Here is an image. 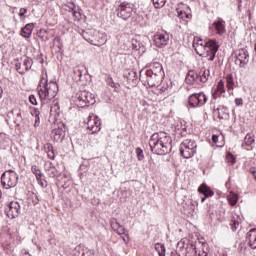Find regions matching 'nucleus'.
Listing matches in <instances>:
<instances>
[{"label":"nucleus","instance_id":"nucleus-16","mask_svg":"<svg viewBox=\"0 0 256 256\" xmlns=\"http://www.w3.org/2000/svg\"><path fill=\"white\" fill-rule=\"evenodd\" d=\"M179 245L185 249V256L197 255V246H195V243L191 241H187V243H185V240H180Z\"/></svg>","mask_w":256,"mask_h":256},{"label":"nucleus","instance_id":"nucleus-10","mask_svg":"<svg viewBox=\"0 0 256 256\" xmlns=\"http://www.w3.org/2000/svg\"><path fill=\"white\" fill-rule=\"evenodd\" d=\"M14 65L17 73H19L20 75H25V73H27V71H29L31 67H33V59L26 57L23 59V64L19 62V59H16L14 60Z\"/></svg>","mask_w":256,"mask_h":256},{"label":"nucleus","instance_id":"nucleus-23","mask_svg":"<svg viewBox=\"0 0 256 256\" xmlns=\"http://www.w3.org/2000/svg\"><path fill=\"white\" fill-rule=\"evenodd\" d=\"M212 25L218 35H225L227 30L225 29V22L223 19L219 18L218 20L214 21Z\"/></svg>","mask_w":256,"mask_h":256},{"label":"nucleus","instance_id":"nucleus-29","mask_svg":"<svg viewBox=\"0 0 256 256\" xmlns=\"http://www.w3.org/2000/svg\"><path fill=\"white\" fill-rule=\"evenodd\" d=\"M84 66H77L74 68L72 79L78 83V81H81V78L83 77V71H85Z\"/></svg>","mask_w":256,"mask_h":256},{"label":"nucleus","instance_id":"nucleus-15","mask_svg":"<svg viewBox=\"0 0 256 256\" xmlns=\"http://www.w3.org/2000/svg\"><path fill=\"white\" fill-rule=\"evenodd\" d=\"M65 11L72 13V17H74V21H81V8L75 5L73 2H68L64 5Z\"/></svg>","mask_w":256,"mask_h":256},{"label":"nucleus","instance_id":"nucleus-27","mask_svg":"<svg viewBox=\"0 0 256 256\" xmlns=\"http://www.w3.org/2000/svg\"><path fill=\"white\" fill-rule=\"evenodd\" d=\"M223 93H225V82H223V80H220L217 84L216 89L212 93V97L213 99H217L218 97L223 95Z\"/></svg>","mask_w":256,"mask_h":256},{"label":"nucleus","instance_id":"nucleus-44","mask_svg":"<svg viewBox=\"0 0 256 256\" xmlns=\"http://www.w3.org/2000/svg\"><path fill=\"white\" fill-rule=\"evenodd\" d=\"M152 1L156 9H161V7H165V3H167V0H152Z\"/></svg>","mask_w":256,"mask_h":256},{"label":"nucleus","instance_id":"nucleus-36","mask_svg":"<svg viewBox=\"0 0 256 256\" xmlns=\"http://www.w3.org/2000/svg\"><path fill=\"white\" fill-rule=\"evenodd\" d=\"M255 143V138H253V135L247 134L244 138V143L242 144V147H249Z\"/></svg>","mask_w":256,"mask_h":256},{"label":"nucleus","instance_id":"nucleus-55","mask_svg":"<svg viewBox=\"0 0 256 256\" xmlns=\"http://www.w3.org/2000/svg\"><path fill=\"white\" fill-rule=\"evenodd\" d=\"M250 173L253 174L254 177H256V168L252 167L250 168Z\"/></svg>","mask_w":256,"mask_h":256},{"label":"nucleus","instance_id":"nucleus-26","mask_svg":"<svg viewBox=\"0 0 256 256\" xmlns=\"http://www.w3.org/2000/svg\"><path fill=\"white\" fill-rule=\"evenodd\" d=\"M246 241L248 242L249 247L256 249V229H251L246 234Z\"/></svg>","mask_w":256,"mask_h":256},{"label":"nucleus","instance_id":"nucleus-11","mask_svg":"<svg viewBox=\"0 0 256 256\" xmlns=\"http://www.w3.org/2000/svg\"><path fill=\"white\" fill-rule=\"evenodd\" d=\"M110 225L113 231L117 233V235H120L121 239L124 241V243H129V234L125 233V227L119 223L115 218H112L110 220Z\"/></svg>","mask_w":256,"mask_h":256},{"label":"nucleus","instance_id":"nucleus-54","mask_svg":"<svg viewBox=\"0 0 256 256\" xmlns=\"http://www.w3.org/2000/svg\"><path fill=\"white\" fill-rule=\"evenodd\" d=\"M212 141H213V143H215V144H217V142L219 141V136H217V135H213L212 136Z\"/></svg>","mask_w":256,"mask_h":256},{"label":"nucleus","instance_id":"nucleus-51","mask_svg":"<svg viewBox=\"0 0 256 256\" xmlns=\"http://www.w3.org/2000/svg\"><path fill=\"white\" fill-rule=\"evenodd\" d=\"M157 65H161V63L155 62V63L152 65L151 69H149L148 71H153V73H156V71H157Z\"/></svg>","mask_w":256,"mask_h":256},{"label":"nucleus","instance_id":"nucleus-59","mask_svg":"<svg viewBox=\"0 0 256 256\" xmlns=\"http://www.w3.org/2000/svg\"><path fill=\"white\" fill-rule=\"evenodd\" d=\"M0 199H1V191H0Z\"/></svg>","mask_w":256,"mask_h":256},{"label":"nucleus","instance_id":"nucleus-39","mask_svg":"<svg viewBox=\"0 0 256 256\" xmlns=\"http://www.w3.org/2000/svg\"><path fill=\"white\" fill-rule=\"evenodd\" d=\"M31 171H32L33 175H35L36 179H41V177H43V173H41L39 166L33 165L31 167Z\"/></svg>","mask_w":256,"mask_h":256},{"label":"nucleus","instance_id":"nucleus-21","mask_svg":"<svg viewBox=\"0 0 256 256\" xmlns=\"http://www.w3.org/2000/svg\"><path fill=\"white\" fill-rule=\"evenodd\" d=\"M198 191H199V193L204 195V197L201 199L202 203L205 202V199H207V197H213L215 195V192H213V190H211V188L209 186H207V184H202L198 188Z\"/></svg>","mask_w":256,"mask_h":256},{"label":"nucleus","instance_id":"nucleus-1","mask_svg":"<svg viewBox=\"0 0 256 256\" xmlns=\"http://www.w3.org/2000/svg\"><path fill=\"white\" fill-rule=\"evenodd\" d=\"M173 140L165 132L152 134L149 140V147L154 155H169L173 149Z\"/></svg>","mask_w":256,"mask_h":256},{"label":"nucleus","instance_id":"nucleus-5","mask_svg":"<svg viewBox=\"0 0 256 256\" xmlns=\"http://www.w3.org/2000/svg\"><path fill=\"white\" fill-rule=\"evenodd\" d=\"M197 153V142L186 139L180 144V154L184 159H191Z\"/></svg>","mask_w":256,"mask_h":256},{"label":"nucleus","instance_id":"nucleus-32","mask_svg":"<svg viewBox=\"0 0 256 256\" xmlns=\"http://www.w3.org/2000/svg\"><path fill=\"white\" fill-rule=\"evenodd\" d=\"M37 35L42 41H49L51 39V37H49V31L46 29H40Z\"/></svg>","mask_w":256,"mask_h":256},{"label":"nucleus","instance_id":"nucleus-7","mask_svg":"<svg viewBox=\"0 0 256 256\" xmlns=\"http://www.w3.org/2000/svg\"><path fill=\"white\" fill-rule=\"evenodd\" d=\"M75 103L81 108L95 105V95L89 91H80L76 94Z\"/></svg>","mask_w":256,"mask_h":256},{"label":"nucleus","instance_id":"nucleus-13","mask_svg":"<svg viewBox=\"0 0 256 256\" xmlns=\"http://www.w3.org/2000/svg\"><path fill=\"white\" fill-rule=\"evenodd\" d=\"M154 45L159 49L169 45V34L167 32H160L154 35Z\"/></svg>","mask_w":256,"mask_h":256},{"label":"nucleus","instance_id":"nucleus-49","mask_svg":"<svg viewBox=\"0 0 256 256\" xmlns=\"http://www.w3.org/2000/svg\"><path fill=\"white\" fill-rule=\"evenodd\" d=\"M25 13H27V8H20L18 13L20 19H23L25 17Z\"/></svg>","mask_w":256,"mask_h":256},{"label":"nucleus","instance_id":"nucleus-20","mask_svg":"<svg viewBox=\"0 0 256 256\" xmlns=\"http://www.w3.org/2000/svg\"><path fill=\"white\" fill-rule=\"evenodd\" d=\"M51 137L53 141H56V143H59L65 139V130L63 128H54L51 132Z\"/></svg>","mask_w":256,"mask_h":256},{"label":"nucleus","instance_id":"nucleus-57","mask_svg":"<svg viewBox=\"0 0 256 256\" xmlns=\"http://www.w3.org/2000/svg\"><path fill=\"white\" fill-rule=\"evenodd\" d=\"M3 97V88L0 86V99Z\"/></svg>","mask_w":256,"mask_h":256},{"label":"nucleus","instance_id":"nucleus-37","mask_svg":"<svg viewBox=\"0 0 256 256\" xmlns=\"http://www.w3.org/2000/svg\"><path fill=\"white\" fill-rule=\"evenodd\" d=\"M45 150H46L48 159H51V160L55 159V152L53 151V145L46 144Z\"/></svg>","mask_w":256,"mask_h":256},{"label":"nucleus","instance_id":"nucleus-8","mask_svg":"<svg viewBox=\"0 0 256 256\" xmlns=\"http://www.w3.org/2000/svg\"><path fill=\"white\" fill-rule=\"evenodd\" d=\"M207 103V95L205 93H194L188 97V105L193 109L203 107Z\"/></svg>","mask_w":256,"mask_h":256},{"label":"nucleus","instance_id":"nucleus-30","mask_svg":"<svg viewBox=\"0 0 256 256\" xmlns=\"http://www.w3.org/2000/svg\"><path fill=\"white\" fill-rule=\"evenodd\" d=\"M47 175L52 177V179H55V177H59V175H61V172H59L57 168L53 166V163L50 162L49 168L47 169Z\"/></svg>","mask_w":256,"mask_h":256},{"label":"nucleus","instance_id":"nucleus-17","mask_svg":"<svg viewBox=\"0 0 256 256\" xmlns=\"http://www.w3.org/2000/svg\"><path fill=\"white\" fill-rule=\"evenodd\" d=\"M18 215H21V204L19 202H11L8 205L7 216L9 219H16Z\"/></svg>","mask_w":256,"mask_h":256},{"label":"nucleus","instance_id":"nucleus-46","mask_svg":"<svg viewBox=\"0 0 256 256\" xmlns=\"http://www.w3.org/2000/svg\"><path fill=\"white\" fill-rule=\"evenodd\" d=\"M107 83H108V85H109L110 87H112V88L115 89V90L119 89V87H120L119 83H115V81H113V78H112V77H109V78L107 79Z\"/></svg>","mask_w":256,"mask_h":256},{"label":"nucleus","instance_id":"nucleus-58","mask_svg":"<svg viewBox=\"0 0 256 256\" xmlns=\"http://www.w3.org/2000/svg\"><path fill=\"white\" fill-rule=\"evenodd\" d=\"M40 63H42V64L44 63L43 58H41Z\"/></svg>","mask_w":256,"mask_h":256},{"label":"nucleus","instance_id":"nucleus-56","mask_svg":"<svg viewBox=\"0 0 256 256\" xmlns=\"http://www.w3.org/2000/svg\"><path fill=\"white\" fill-rule=\"evenodd\" d=\"M198 256H209V254H207L205 251H202L198 253Z\"/></svg>","mask_w":256,"mask_h":256},{"label":"nucleus","instance_id":"nucleus-38","mask_svg":"<svg viewBox=\"0 0 256 256\" xmlns=\"http://www.w3.org/2000/svg\"><path fill=\"white\" fill-rule=\"evenodd\" d=\"M50 115L57 117L59 115V102H54V104L50 107Z\"/></svg>","mask_w":256,"mask_h":256},{"label":"nucleus","instance_id":"nucleus-12","mask_svg":"<svg viewBox=\"0 0 256 256\" xmlns=\"http://www.w3.org/2000/svg\"><path fill=\"white\" fill-rule=\"evenodd\" d=\"M131 15H133V4L122 3L118 7L117 17H120V19L127 21V19L131 18Z\"/></svg>","mask_w":256,"mask_h":256},{"label":"nucleus","instance_id":"nucleus-47","mask_svg":"<svg viewBox=\"0 0 256 256\" xmlns=\"http://www.w3.org/2000/svg\"><path fill=\"white\" fill-rule=\"evenodd\" d=\"M136 155H137L138 161H143V159H145V155L143 154V149L141 148L136 149Z\"/></svg>","mask_w":256,"mask_h":256},{"label":"nucleus","instance_id":"nucleus-3","mask_svg":"<svg viewBox=\"0 0 256 256\" xmlns=\"http://www.w3.org/2000/svg\"><path fill=\"white\" fill-rule=\"evenodd\" d=\"M193 48L200 57L206 55L208 61H213L215 55H217V51H219V45H217V40L215 39L209 40L208 42L202 39L194 40Z\"/></svg>","mask_w":256,"mask_h":256},{"label":"nucleus","instance_id":"nucleus-52","mask_svg":"<svg viewBox=\"0 0 256 256\" xmlns=\"http://www.w3.org/2000/svg\"><path fill=\"white\" fill-rule=\"evenodd\" d=\"M235 104L237 107H241L243 105V99L242 98H236L235 99Z\"/></svg>","mask_w":256,"mask_h":256},{"label":"nucleus","instance_id":"nucleus-24","mask_svg":"<svg viewBox=\"0 0 256 256\" xmlns=\"http://www.w3.org/2000/svg\"><path fill=\"white\" fill-rule=\"evenodd\" d=\"M33 29H35V24L28 23L21 29V35L25 39H30L31 35H33Z\"/></svg>","mask_w":256,"mask_h":256},{"label":"nucleus","instance_id":"nucleus-18","mask_svg":"<svg viewBox=\"0 0 256 256\" xmlns=\"http://www.w3.org/2000/svg\"><path fill=\"white\" fill-rule=\"evenodd\" d=\"M209 77H211V71L206 68H202L199 73H196L197 83H207V81H209Z\"/></svg>","mask_w":256,"mask_h":256},{"label":"nucleus","instance_id":"nucleus-53","mask_svg":"<svg viewBox=\"0 0 256 256\" xmlns=\"http://www.w3.org/2000/svg\"><path fill=\"white\" fill-rule=\"evenodd\" d=\"M167 89H168V86L167 85H163L159 88V91L160 93H167Z\"/></svg>","mask_w":256,"mask_h":256},{"label":"nucleus","instance_id":"nucleus-48","mask_svg":"<svg viewBox=\"0 0 256 256\" xmlns=\"http://www.w3.org/2000/svg\"><path fill=\"white\" fill-rule=\"evenodd\" d=\"M38 184L40 185V187H47V182L45 181V179H43V177H40V179H37Z\"/></svg>","mask_w":256,"mask_h":256},{"label":"nucleus","instance_id":"nucleus-40","mask_svg":"<svg viewBox=\"0 0 256 256\" xmlns=\"http://www.w3.org/2000/svg\"><path fill=\"white\" fill-rule=\"evenodd\" d=\"M177 15L179 19H182L183 21H187L189 17H191V14L187 13L185 10H177Z\"/></svg>","mask_w":256,"mask_h":256},{"label":"nucleus","instance_id":"nucleus-2","mask_svg":"<svg viewBox=\"0 0 256 256\" xmlns=\"http://www.w3.org/2000/svg\"><path fill=\"white\" fill-rule=\"evenodd\" d=\"M38 95L42 103H49L51 99H55L59 93V85L57 82L47 80V72L42 76L40 83L37 87Z\"/></svg>","mask_w":256,"mask_h":256},{"label":"nucleus","instance_id":"nucleus-25","mask_svg":"<svg viewBox=\"0 0 256 256\" xmlns=\"http://www.w3.org/2000/svg\"><path fill=\"white\" fill-rule=\"evenodd\" d=\"M214 117H218V119H227L229 114L227 113V107L219 106L218 108L213 109Z\"/></svg>","mask_w":256,"mask_h":256},{"label":"nucleus","instance_id":"nucleus-31","mask_svg":"<svg viewBox=\"0 0 256 256\" xmlns=\"http://www.w3.org/2000/svg\"><path fill=\"white\" fill-rule=\"evenodd\" d=\"M240 221H241V218H239V216H237V215L232 216V219L230 221V227H231L232 231L239 229V225H241Z\"/></svg>","mask_w":256,"mask_h":256},{"label":"nucleus","instance_id":"nucleus-4","mask_svg":"<svg viewBox=\"0 0 256 256\" xmlns=\"http://www.w3.org/2000/svg\"><path fill=\"white\" fill-rule=\"evenodd\" d=\"M157 71H146V82L149 87H159L161 81H163V65L156 64Z\"/></svg>","mask_w":256,"mask_h":256},{"label":"nucleus","instance_id":"nucleus-60","mask_svg":"<svg viewBox=\"0 0 256 256\" xmlns=\"http://www.w3.org/2000/svg\"><path fill=\"white\" fill-rule=\"evenodd\" d=\"M82 256H85V253H83Z\"/></svg>","mask_w":256,"mask_h":256},{"label":"nucleus","instance_id":"nucleus-45","mask_svg":"<svg viewBox=\"0 0 256 256\" xmlns=\"http://www.w3.org/2000/svg\"><path fill=\"white\" fill-rule=\"evenodd\" d=\"M226 161L227 163H230V165H235V161H236L235 156L232 155L231 152L226 153Z\"/></svg>","mask_w":256,"mask_h":256},{"label":"nucleus","instance_id":"nucleus-22","mask_svg":"<svg viewBox=\"0 0 256 256\" xmlns=\"http://www.w3.org/2000/svg\"><path fill=\"white\" fill-rule=\"evenodd\" d=\"M8 117H13L15 125H21L23 122V116L21 115V109L14 108L12 111L8 113Z\"/></svg>","mask_w":256,"mask_h":256},{"label":"nucleus","instance_id":"nucleus-28","mask_svg":"<svg viewBox=\"0 0 256 256\" xmlns=\"http://www.w3.org/2000/svg\"><path fill=\"white\" fill-rule=\"evenodd\" d=\"M95 34L97 35V30L95 29H86L82 31L83 39H85V41H87L90 44L93 41V37H95Z\"/></svg>","mask_w":256,"mask_h":256},{"label":"nucleus","instance_id":"nucleus-9","mask_svg":"<svg viewBox=\"0 0 256 256\" xmlns=\"http://www.w3.org/2000/svg\"><path fill=\"white\" fill-rule=\"evenodd\" d=\"M87 129L93 135L101 131V119L94 114H90L86 120Z\"/></svg>","mask_w":256,"mask_h":256},{"label":"nucleus","instance_id":"nucleus-33","mask_svg":"<svg viewBox=\"0 0 256 256\" xmlns=\"http://www.w3.org/2000/svg\"><path fill=\"white\" fill-rule=\"evenodd\" d=\"M229 204L232 207H235L237 205V201H239V196L236 193H231L230 195H228L227 197Z\"/></svg>","mask_w":256,"mask_h":256},{"label":"nucleus","instance_id":"nucleus-6","mask_svg":"<svg viewBox=\"0 0 256 256\" xmlns=\"http://www.w3.org/2000/svg\"><path fill=\"white\" fill-rule=\"evenodd\" d=\"M19 183V175L13 170L5 171L1 176V184L4 189H13Z\"/></svg>","mask_w":256,"mask_h":256},{"label":"nucleus","instance_id":"nucleus-19","mask_svg":"<svg viewBox=\"0 0 256 256\" xmlns=\"http://www.w3.org/2000/svg\"><path fill=\"white\" fill-rule=\"evenodd\" d=\"M105 43H107V36L97 31V33L93 36L90 45H95L96 47H99V45H105Z\"/></svg>","mask_w":256,"mask_h":256},{"label":"nucleus","instance_id":"nucleus-35","mask_svg":"<svg viewBox=\"0 0 256 256\" xmlns=\"http://www.w3.org/2000/svg\"><path fill=\"white\" fill-rule=\"evenodd\" d=\"M226 87L228 91H232L233 86L235 85V81L233 80V74H227L226 76Z\"/></svg>","mask_w":256,"mask_h":256},{"label":"nucleus","instance_id":"nucleus-41","mask_svg":"<svg viewBox=\"0 0 256 256\" xmlns=\"http://www.w3.org/2000/svg\"><path fill=\"white\" fill-rule=\"evenodd\" d=\"M32 116L35 117L34 127H39V123L41 122V119L39 118L40 112L37 109L32 110L31 112Z\"/></svg>","mask_w":256,"mask_h":256},{"label":"nucleus","instance_id":"nucleus-34","mask_svg":"<svg viewBox=\"0 0 256 256\" xmlns=\"http://www.w3.org/2000/svg\"><path fill=\"white\" fill-rule=\"evenodd\" d=\"M155 251H157L159 256H165L166 250H165V244L156 243L154 245Z\"/></svg>","mask_w":256,"mask_h":256},{"label":"nucleus","instance_id":"nucleus-42","mask_svg":"<svg viewBox=\"0 0 256 256\" xmlns=\"http://www.w3.org/2000/svg\"><path fill=\"white\" fill-rule=\"evenodd\" d=\"M124 77H126L127 81H135L137 79V72L135 71L126 72L124 74Z\"/></svg>","mask_w":256,"mask_h":256},{"label":"nucleus","instance_id":"nucleus-14","mask_svg":"<svg viewBox=\"0 0 256 256\" xmlns=\"http://www.w3.org/2000/svg\"><path fill=\"white\" fill-rule=\"evenodd\" d=\"M236 65H239V67H246V65L249 63V53H247V50L240 49L236 52Z\"/></svg>","mask_w":256,"mask_h":256},{"label":"nucleus","instance_id":"nucleus-50","mask_svg":"<svg viewBox=\"0 0 256 256\" xmlns=\"http://www.w3.org/2000/svg\"><path fill=\"white\" fill-rule=\"evenodd\" d=\"M29 101L32 105H37V98H35V95H30Z\"/></svg>","mask_w":256,"mask_h":256},{"label":"nucleus","instance_id":"nucleus-43","mask_svg":"<svg viewBox=\"0 0 256 256\" xmlns=\"http://www.w3.org/2000/svg\"><path fill=\"white\" fill-rule=\"evenodd\" d=\"M186 81L187 83H193V81H197V73L190 71L186 77Z\"/></svg>","mask_w":256,"mask_h":256}]
</instances>
